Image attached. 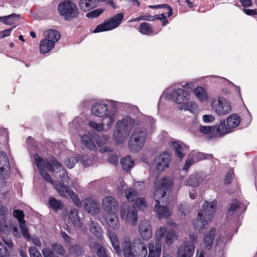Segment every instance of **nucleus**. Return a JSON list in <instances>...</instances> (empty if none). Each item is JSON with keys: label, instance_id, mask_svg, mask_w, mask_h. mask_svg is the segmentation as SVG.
Returning a JSON list of instances; mask_svg holds the SVG:
<instances>
[{"label": "nucleus", "instance_id": "nucleus-1", "mask_svg": "<svg viewBox=\"0 0 257 257\" xmlns=\"http://www.w3.org/2000/svg\"><path fill=\"white\" fill-rule=\"evenodd\" d=\"M173 184V181L172 180L164 178L162 179L160 185L157 186L154 191V198L157 203L155 205L154 210L160 218L169 216L170 211L166 206L160 205L159 199L162 198L165 196L167 192L170 190Z\"/></svg>", "mask_w": 257, "mask_h": 257}, {"label": "nucleus", "instance_id": "nucleus-2", "mask_svg": "<svg viewBox=\"0 0 257 257\" xmlns=\"http://www.w3.org/2000/svg\"><path fill=\"white\" fill-rule=\"evenodd\" d=\"M124 257H146L147 254L146 244L140 238H136L133 242L128 237L123 238L121 243Z\"/></svg>", "mask_w": 257, "mask_h": 257}, {"label": "nucleus", "instance_id": "nucleus-3", "mask_svg": "<svg viewBox=\"0 0 257 257\" xmlns=\"http://www.w3.org/2000/svg\"><path fill=\"white\" fill-rule=\"evenodd\" d=\"M217 201L214 200L212 202L205 201L203 205V209L198 213L197 220L193 222L194 228L201 232L206 225L210 221L215 211Z\"/></svg>", "mask_w": 257, "mask_h": 257}, {"label": "nucleus", "instance_id": "nucleus-4", "mask_svg": "<svg viewBox=\"0 0 257 257\" xmlns=\"http://www.w3.org/2000/svg\"><path fill=\"white\" fill-rule=\"evenodd\" d=\"M148 132L143 126L135 128L128 142V148L133 153H138L142 149L147 138Z\"/></svg>", "mask_w": 257, "mask_h": 257}, {"label": "nucleus", "instance_id": "nucleus-5", "mask_svg": "<svg viewBox=\"0 0 257 257\" xmlns=\"http://www.w3.org/2000/svg\"><path fill=\"white\" fill-rule=\"evenodd\" d=\"M57 9L60 15L67 21L77 19L80 14L76 4L71 0L62 1Z\"/></svg>", "mask_w": 257, "mask_h": 257}, {"label": "nucleus", "instance_id": "nucleus-6", "mask_svg": "<svg viewBox=\"0 0 257 257\" xmlns=\"http://www.w3.org/2000/svg\"><path fill=\"white\" fill-rule=\"evenodd\" d=\"M189 96L187 91L181 88H178L174 89L171 94H168L165 97H167L168 99L173 100L178 104H183V105L180 108V109L192 111V109L195 103L192 101L190 102L189 104L188 103Z\"/></svg>", "mask_w": 257, "mask_h": 257}, {"label": "nucleus", "instance_id": "nucleus-7", "mask_svg": "<svg viewBox=\"0 0 257 257\" xmlns=\"http://www.w3.org/2000/svg\"><path fill=\"white\" fill-rule=\"evenodd\" d=\"M124 15L122 13H118L110 18L108 21L98 25L93 30L94 33L112 30L117 27L123 18Z\"/></svg>", "mask_w": 257, "mask_h": 257}, {"label": "nucleus", "instance_id": "nucleus-8", "mask_svg": "<svg viewBox=\"0 0 257 257\" xmlns=\"http://www.w3.org/2000/svg\"><path fill=\"white\" fill-rule=\"evenodd\" d=\"M211 106L220 115L228 114L231 109L229 102L222 97H219L217 100H213L211 102Z\"/></svg>", "mask_w": 257, "mask_h": 257}, {"label": "nucleus", "instance_id": "nucleus-9", "mask_svg": "<svg viewBox=\"0 0 257 257\" xmlns=\"http://www.w3.org/2000/svg\"><path fill=\"white\" fill-rule=\"evenodd\" d=\"M119 214L121 219H125L128 221H132L133 226L136 225L138 221V213L137 209L134 207L128 206L126 208L121 207L119 210Z\"/></svg>", "mask_w": 257, "mask_h": 257}, {"label": "nucleus", "instance_id": "nucleus-10", "mask_svg": "<svg viewBox=\"0 0 257 257\" xmlns=\"http://www.w3.org/2000/svg\"><path fill=\"white\" fill-rule=\"evenodd\" d=\"M171 161V157L167 153H163L155 158L154 165L156 170L159 172H162L165 168L169 167Z\"/></svg>", "mask_w": 257, "mask_h": 257}, {"label": "nucleus", "instance_id": "nucleus-11", "mask_svg": "<svg viewBox=\"0 0 257 257\" xmlns=\"http://www.w3.org/2000/svg\"><path fill=\"white\" fill-rule=\"evenodd\" d=\"M139 231L144 240H148L152 236V227L148 220L144 219L141 221L139 226Z\"/></svg>", "mask_w": 257, "mask_h": 257}, {"label": "nucleus", "instance_id": "nucleus-12", "mask_svg": "<svg viewBox=\"0 0 257 257\" xmlns=\"http://www.w3.org/2000/svg\"><path fill=\"white\" fill-rule=\"evenodd\" d=\"M102 204L104 210L107 213H114L117 212L118 205L112 197H104L102 201Z\"/></svg>", "mask_w": 257, "mask_h": 257}, {"label": "nucleus", "instance_id": "nucleus-13", "mask_svg": "<svg viewBox=\"0 0 257 257\" xmlns=\"http://www.w3.org/2000/svg\"><path fill=\"white\" fill-rule=\"evenodd\" d=\"M83 207L86 211L92 215H96L99 211V204L91 198H87L84 200Z\"/></svg>", "mask_w": 257, "mask_h": 257}, {"label": "nucleus", "instance_id": "nucleus-14", "mask_svg": "<svg viewBox=\"0 0 257 257\" xmlns=\"http://www.w3.org/2000/svg\"><path fill=\"white\" fill-rule=\"evenodd\" d=\"M109 110H112V108H109L107 105L101 103H95L91 107L92 113L100 117L106 115Z\"/></svg>", "mask_w": 257, "mask_h": 257}, {"label": "nucleus", "instance_id": "nucleus-15", "mask_svg": "<svg viewBox=\"0 0 257 257\" xmlns=\"http://www.w3.org/2000/svg\"><path fill=\"white\" fill-rule=\"evenodd\" d=\"M121 103H117L114 104L112 107V110H109L106 115H104L102 117L101 125L107 126V127L111 126L115 121L114 115L117 110V105L121 104Z\"/></svg>", "mask_w": 257, "mask_h": 257}, {"label": "nucleus", "instance_id": "nucleus-16", "mask_svg": "<svg viewBox=\"0 0 257 257\" xmlns=\"http://www.w3.org/2000/svg\"><path fill=\"white\" fill-rule=\"evenodd\" d=\"M195 249L189 242H184L177 249L178 257H192Z\"/></svg>", "mask_w": 257, "mask_h": 257}, {"label": "nucleus", "instance_id": "nucleus-17", "mask_svg": "<svg viewBox=\"0 0 257 257\" xmlns=\"http://www.w3.org/2000/svg\"><path fill=\"white\" fill-rule=\"evenodd\" d=\"M215 232V228L212 227L203 237V242L204 244L205 248L207 250H210L212 247Z\"/></svg>", "mask_w": 257, "mask_h": 257}, {"label": "nucleus", "instance_id": "nucleus-18", "mask_svg": "<svg viewBox=\"0 0 257 257\" xmlns=\"http://www.w3.org/2000/svg\"><path fill=\"white\" fill-rule=\"evenodd\" d=\"M134 122V120L128 117L122 121H118L116 124L117 126H119L120 128L125 132V134L128 135L133 126Z\"/></svg>", "mask_w": 257, "mask_h": 257}, {"label": "nucleus", "instance_id": "nucleus-19", "mask_svg": "<svg viewBox=\"0 0 257 257\" xmlns=\"http://www.w3.org/2000/svg\"><path fill=\"white\" fill-rule=\"evenodd\" d=\"M203 182V178L199 174L190 175L185 182L187 186L197 187Z\"/></svg>", "mask_w": 257, "mask_h": 257}, {"label": "nucleus", "instance_id": "nucleus-20", "mask_svg": "<svg viewBox=\"0 0 257 257\" xmlns=\"http://www.w3.org/2000/svg\"><path fill=\"white\" fill-rule=\"evenodd\" d=\"M98 4L97 0H80L79 7L85 12L89 11L96 8Z\"/></svg>", "mask_w": 257, "mask_h": 257}, {"label": "nucleus", "instance_id": "nucleus-21", "mask_svg": "<svg viewBox=\"0 0 257 257\" xmlns=\"http://www.w3.org/2000/svg\"><path fill=\"white\" fill-rule=\"evenodd\" d=\"M89 227L90 232L98 239H101L103 236L102 230L99 223L96 221L91 220L89 224Z\"/></svg>", "mask_w": 257, "mask_h": 257}, {"label": "nucleus", "instance_id": "nucleus-22", "mask_svg": "<svg viewBox=\"0 0 257 257\" xmlns=\"http://www.w3.org/2000/svg\"><path fill=\"white\" fill-rule=\"evenodd\" d=\"M10 170V164L6 153L0 152V171L9 172Z\"/></svg>", "mask_w": 257, "mask_h": 257}, {"label": "nucleus", "instance_id": "nucleus-23", "mask_svg": "<svg viewBox=\"0 0 257 257\" xmlns=\"http://www.w3.org/2000/svg\"><path fill=\"white\" fill-rule=\"evenodd\" d=\"M92 247L98 257H110L108 250L101 243L94 242Z\"/></svg>", "mask_w": 257, "mask_h": 257}, {"label": "nucleus", "instance_id": "nucleus-24", "mask_svg": "<svg viewBox=\"0 0 257 257\" xmlns=\"http://www.w3.org/2000/svg\"><path fill=\"white\" fill-rule=\"evenodd\" d=\"M54 42L51 41L49 40L44 39L41 40L40 43V51L42 54H45L50 51L54 47Z\"/></svg>", "mask_w": 257, "mask_h": 257}, {"label": "nucleus", "instance_id": "nucleus-25", "mask_svg": "<svg viewBox=\"0 0 257 257\" xmlns=\"http://www.w3.org/2000/svg\"><path fill=\"white\" fill-rule=\"evenodd\" d=\"M215 134H218L220 136H223L231 132V129L225 124V120H221L219 125H213Z\"/></svg>", "mask_w": 257, "mask_h": 257}, {"label": "nucleus", "instance_id": "nucleus-26", "mask_svg": "<svg viewBox=\"0 0 257 257\" xmlns=\"http://www.w3.org/2000/svg\"><path fill=\"white\" fill-rule=\"evenodd\" d=\"M106 220L108 224L113 229H115L118 228L119 222L117 212L108 213V215L106 217Z\"/></svg>", "mask_w": 257, "mask_h": 257}, {"label": "nucleus", "instance_id": "nucleus-27", "mask_svg": "<svg viewBox=\"0 0 257 257\" xmlns=\"http://www.w3.org/2000/svg\"><path fill=\"white\" fill-rule=\"evenodd\" d=\"M61 38L60 33L55 30L50 29L45 33V39L54 42L55 44Z\"/></svg>", "mask_w": 257, "mask_h": 257}, {"label": "nucleus", "instance_id": "nucleus-28", "mask_svg": "<svg viewBox=\"0 0 257 257\" xmlns=\"http://www.w3.org/2000/svg\"><path fill=\"white\" fill-rule=\"evenodd\" d=\"M115 127L116 130L113 134L114 139L117 144H122L125 137L128 136V135L125 134V132L120 128L119 126H117L116 124Z\"/></svg>", "mask_w": 257, "mask_h": 257}, {"label": "nucleus", "instance_id": "nucleus-29", "mask_svg": "<svg viewBox=\"0 0 257 257\" xmlns=\"http://www.w3.org/2000/svg\"><path fill=\"white\" fill-rule=\"evenodd\" d=\"M48 203L51 208L55 212L61 210L63 208V204L61 201L57 200L54 197H50Z\"/></svg>", "mask_w": 257, "mask_h": 257}, {"label": "nucleus", "instance_id": "nucleus-30", "mask_svg": "<svg viewBox=\"0 0 257 257\" xmlns=\"http://www.w3.org/2000/svg\"><path fill=\"white\" fill-rule=\"evenodd\" d=\"M81 138L82 142L87 149L90 150H95L96 149L93 141L89 135H83Z\"/></svg>", "mask_w": 257, "mask_h": 257}, {"label": "nucleus", "instance_id": "nucleus-31", "mask_svg": "<svg viewBox=\"0 0 257 257\" xmlns=\"http://www.w3.org/2000/svg\"><path fill=\"white\" fill-rule=\"evenodd\" d=\"M109 238L111 241V245L113 247L116 253L119 254L121 253V249L119 246V243L116 235L114 233H109Z\"/></svg>", "mask_w": 257, "mask_h": 257}, {"label": "nucleus", "instance_id": "nucleus-32", "mask_svg": "<svg viewBox=\"0 0 257 257\" xmlns=\"http://www.w3.org/2000/svg\"><path fill=\"white\" fill-rule=\"evenodd\" d=\"M240 121V117L237 114H232L227 118V124L230 129L237 126Z\"/></svg>", "mask_w": 257, "mask_h": 257}, {"label": "nucleus", "instance_id": "nucleus-33", "mask_svg": "<svg viewBox=\"0 0 257 257\" xmlns=\"http://www.w3.org/2000/svg\"><path fill=\"white\" fill-rule=\"evenodd\" d=\"M110 137L109 136L106 134H104L103 133L99 132L94 135V139H95L96 143L99 146H103L106 144L109 140Z\"/></svg>", "mask_w": 257, "mask_h": 257}, {"label": "nucleus", "instance_id": "nucleus-34", "mask_svg": "<svg viewBox=\"0 0 257 257\" xmlns=\"http://www.w3.org/2000/svg\"><path fill=\"white\" fill-rule=\"evenodd\" d=\"M120 163L123 170L130 171L134 165V161L132 160L131 157L127 156L121 159Z\"/></svg>", "mask_w": 257, "mask_h": 257}, {"label": "nucleus", "instance_id": "nucleus-35", "mask_svg": "<svg viewBox=\"0 0 257 257\" xmlns=\"http://www.w3.org/2000/svg\"><path fill=\"white\" fill-rule=\"evenodd\" d=\"M68 251L71 255L79 256L83 253V248L78 244L70 245Z\"/></svg>", "mask_w": 257, "mask_h": 257}, {"label": "nucleus", "instance_id": "nucleus-36", "mask_svg": "<svg viewBox=\"0 0 257 257\" xmlns=\"http://www.w3.org/2000/svg\"><path fill=\"white\" fill-rule=\"evenodd\" d=\"M50 161L52 162L53 166L57 172L62 170V173L64 177H65L66 170L62 168V165L54 157L52 156L50 158Z\"/></svg>", "mask_w": 257, "mask_h": 257}, {"label": "nucleus", "instance_id": "nucleus-37", "mask_svg": "<svg viewBox=\"0 0 257 257\" xmlns=\"http://www.w3.org/2000/svg\"><path fill=\"white\" fill-rule=\"evenodd\" d=\"M171 147L175 151L176 156L182 159L184 156V154L182 153L183 149L182 146L176 142H172Z\"/></svg>", "mask_w": 257, "mask_h": 257}, {"label": "nucleus", "instance_id": "nucleus-38", "mask_svg": "<svg viewBox=\"0 0 257 257\" xmlns=\"http://www.w3.org/2000/svg\"><path fill=\"white\" fill-rule=\"evenodd\" d=\"M140 32L145 35H150L153 33L152 28L151 24L143 22L140 24Z\"/></svg>", "mask_w": 257, "mask_h": 257}, {"label": "nucleus", "instance_id": "nucleus-39", "mask_svg": "<svg viewBox=\"0 0 257 257\" xmlns=\"http://www.w3.org/2000/svg\"><path fill=\"white\" fill-rule=\"evenodd\" d=\"M193 92L196 96L201 100H203L207 98V96L205 90L202 87H197L194 89Z\"/></svg>", "mask_w": 257, "mask_h": 257}, {"label": "nucleus", "instance_id": "nucleus-40", "mask_svg": "<svg viewBox=\"0 0 257 257\" xmlns=\"http://www.w3.org/2000/svg\"><path fill=\"white\" fill-rule=\"evenodd\" d=\"M125 194L127 199L130 202L134 201L138 197V192L132 188L126 189Z\"/></svg>", "mask_w": 257, "mask_h": 257}, {"label": "nucleus", "instance_id": "nucleus-41", "mask_svg": "<svg viewBox=\"0 0 257 257\" xmlns=\"http://www.w3.org/2000/svg\"><path fill=\"white\" fill-rule=\"evenodd\" d=\"M214 129V126H204V125H200L199 127V131L200 133L211 136H213L215 135Z\"/></svg>", "mask_w": 257, "mask_h": 257}, {"label": "nucleus", "instance_id": "nucleus-42", "mask_svg": "<svg viewBox=\"0 0 257 257\" xmlns=\"http://www.w3.org/2000/svg\"><path fill=\"white\" fill-rule=\"evenodd\" d=\"M71 190L72 189L70 188L69 186L65 185L64 183L61 184L60 186L57 188L58 192L59 193L61 196L64 197H67Z\"/></svg>", "mask_w": 257, "mask_h": 257}, {"label": "nucleus", "instance_id": "nucleus-43", "mask_svg": "<svg viewBox=\"0 0 257 257\" xmlns=\"http://www.w3.org/2000/svg\"><path fill=\"white\" fill-rule=\"evenodd\" d=\"M135 202L132 207H134L135 209L137 208L139 209L143 210L146 206L145 200L143 197H138L135 200Z\"/></svg>", "mask_w": 257, "mask_h": 257}, {"label": "nucleus", "instance_id": "nucleus-44", "mask_svg": "<svg viewBox=\"0 0 257 257\" xmlns=\"http://www.w3.org/2000/svg\"><path fill=\"white\" fill-rule=\"evenodd\" d=\"M52 249L55 251L58 254L63 256L65 253V250L63 246L59 243H54L52 244Z\"/></svg>", "mask_w": 257, "mask_h": 257}, {"label": "nucleus", "instance_id": "nucleus-45", "mask_svg": "<svg viewBox=\"0 0 257 257\" xmlns=\"http://www.w3.org/2000/svg\"><path fill=\"white\" fill-rule=\"evenodd\" d=\"M79 210L77 209H72L69 214V218L72 222L74 224L76 223L79 221V217L78 216Z\"/></svg>", "mask_w": 257, "mask_h": 257}, {"label": "nucleus", "instance_id": "nucleus-46", "mask_svg": "<svg viewBox=\"0 0 257 257\" xmlns=\"http://www.w3.org/2000/svg\"><path fill=\"white\" fill-rule=\"evenodd\" d=\"M35 161L36 163V165L40 171L41 170H43V167H44L45 162L43 160V159L39 156L38 154H35L34 155Z\"/></svg>", "mask_w": 257, "mask_h": 257}, {"label": "nucleus", "instance_id": "nucleus-47", "mask_svg": "<svg viewBox=\"0 0 257 257\" xmlns=\"http://www.w3.org/2000/svg\"><path fill=\"white\" fill-rule=\"evenodd\" d=\"M14 216L17 218L19 222V224L22 223H26V221L24 220V213L22 210H15L13 212Z\"/></svg>", "mask_w": 257, "mask_h": 257}, {"label": "nucleus", "instance_id": "nucleus-48", "mask_svg": "<svg viewBox=\"0 0 257 257\" xmlns=\"http://www.w3.org/2000/svg\"><path fill=\"white\" fill-rule=\"evenodd\" d=\"M77 163H78V160L76 159V156L70 157L64 162L65 165L69 169L73 168Z\"/></svg>", "mask_w": 257, "mask_h": 257}, {"label": "nucleus", "instance_id": "nucleus-49", "mask_svg": "<svg viewBox=\"0 0 257 257\" xmlns=\"http://www.w3.org/2000/svg\"><path fill=\"white\" fill-rule=\"evenodd\" d=\"M104 10L103 9H97L94 10L88 13L86 16L88 18H94L98 17L100 14H101Z\"/></svg>", "mask_w": 257, "mask_h": 257}, {"label": "nucleus", "instance_id": "nucleus-50", "mask_svg": "<svg viewBox=\"0 0 257 257\" xmlns=\"http://www.w3.org/2000/svg\"><path fill=\"white\" fill-rule=\"evenodd\" d=\"M0 232L7 234L8 232V223L6 217H2L0 220Z\"/></svg>", "mask_w": 257, "mask_h": 257}, {"label": "nucleus", "instance_id": "nucleus-51", "mask_svg": "<svg viewBox=\"0 0 257 257\" xmlns=\"http://www.w3.org/2000/svg\"><path fill=\"white\" fill-rule=\"evenodd\" d=\"M175 234L173 231L168 232L165 236V242L167 245H171L173 243Z\"/></svg>", "mask_w": 257, "mask_h": 257}, {"label": "nucleus", "instance_id": "nucleus-52", "mask_svg": "<svg viewBox=\"0 0 257 257\" xmlns=\"http://www.w3.org/2000/svg\"><path fill=\"white\" fill-rule=\"evenodd\" d=\"M29 251L31 257H42L41 253L36 246L30 247Z\"/></svg>", "mask_w": 257, "mask_h": 257}, {"label": "nucleus", "instance_id": "nucleus-53", "mask_svg": "<svg viewBox=\"0 0 257 257\" xmlns=\"http://www.w3.org/2000/svg\"><path fill=\"white\" fill-rule=\"evenodd\" d=\"M0 257H10V253L5 245L0 241Z\"/></svg>", "mask_w": 257, "mask_h": 257}, {"label": "nucleus", "instance_id": "nucleus-54", "mask_svg": "<svg viewBox=\"0 0 257 257\" xmlns=\"http://www.w3.org/2000/svg\"><path fill=\"white\" fill-rule=\"evenodd\" d=\"M196 158L198 160H203L205 159H212L213 158V155L211 154H205L204 153H198L196 155Z\"/></svg>", "mask_w": 257, "mask_h": 257}, {"label": "nucleus", "instance_id": "nucleus-55", "mask_svg": "<svg viewBox=\"0 0 257 257\" xmlns=\"http://www.w3.org/2000/svg\"><path fill=\"white\" fill-rule=\"evenodd\" d=\"M26 223H22L20 224V228L22 232L23 235L24 237L30 239V235L29 233L28 228L26 227Z\"/></svg>", "mask_w": 257, "mask_h": 257}, {"label": "nucleus", "instance_id": "nucleus-56", "mask_svg": "<svg viewBox=\"0 0 257 257\" xmlns=\"http://www.w3.org/2000/svg\"><path fill=\"white\" fill-rule=\"evenodd\" d=\"M40 173L42 177L43 178V179L45 180L47 182L53 183V180L51 178V177L44 169L43 170H41L40 171Z\"/></svg>", "mask_w": 257, "mask_h": 257}, {"label": "nucleus", "instance_id": "nucleus-57", "mask_svg": "<svg viewBox=\"0 0 257 257\" xmlns=\"http://www.w3.org/2000/svg\"><path fill=\"white\" fill-rule=\"evenodd\" d=\"M156 253L157 251L154 249V244H150L149 245V254L148 257H160L161 254L158 255Z\"/></svg>", "mask_w": 257, "mask_h": 257}, {"label": "nucleus", "instance_id": "nucleus-58", "mask_svg": "<svg viewBox=\"0 0 257 257\" xmlns=\"http://www.w3.org/2000/svg\"><path fill=\"white\" fill-rule=\"evenodd\" d=\"M141 20L147 21H153V17L150 15H142L135 18L133 21L137 22Z\"/></svg>", "mask_w": 257, "mask_h": 257}, {"label": "nucleus", "instance_id": "nucleus-59", "mask_svg": "<svg viewBox=\"0 0 257 257\" xmlns=\"http://www.w3.org/2000/svg\"><path fill=\"white\" fill-rule=\"evenodd\" d=\"M44 257H56L53 250L49 248H44L42 250Z\"/></svg>", "mask_w": 257, "mask_h": 257}, {"label": "nucleus", "instance_id": "nucleus-60", "mask_svg": "<svg viewBox=\"0 0 257 257\" xmlns=\"http://www.w3.org/2000/svg\"><path fill=\"white\" fill-rule=\"evenodd\" d=\"M167 229L165 227H161L157 231H156V236L157 238L158 239H160L162 238L165 234H166Z\"/></svg>", "mask_w": 257, "mask_h": 257}, {"label": "nucleus", "instance_id": "nucleus-61", "mask_svg": "<svg viewBox=\"0 0 257 257\" xmlns=\"http://www.w3.org/2000/svg\"><path fill=\"white\" fill-rule=\"evenodd\" d=\"M16 27V26L12 27L11 28L3 30L1 32H0V37L1 38H4L5 37H6L7 36H9L10 35V33L12 32V31Z\"/></svg>", "mask_w": 257, "mask_h": 257}, {"label": "nucleus", "instance_id": "nucleus-62", "mask_svg": "<svg viewBox=\"0 0 257 257\" xmlns=\"http://www.w3.org/2000/svg\"><path fill=\"white\" fill-rule=\"evenodd\" d=\"M89 124L91 127L97 130L99 132H101V131L103 129V127L101 124H98L94 121H91L89 122Z\"/></svg>", "mask_w": 257, "mask_h": 257}, {"label": "nucleus", "instance_id": "nucleus-63", "mask_svg": "<svg viewBox=\"0 0 257 257\" xmlns=\"http://www.w3.org/2000/svg\"><path fill=\"white\" fill-rule=\"evenodd\" d=\"M240 207V203L238 201H235L231 203L228 209V212H234L237 208Z\"/></svg>", "mask_w": 257, "mask_h": 257}, {"label": "nucleus", "instance_id": "nucleus-64", "mask_svg": "<svg viewBox=\"0 0 257 257\" xmlns=\"http://www.w3.org/2000/svg\"><path fill=\"white\" fill-rule=\"evenodd\" d=\"M154 249L157 251L156 254L158 255L161 253L162 244L160 242V239L156 238L155 246H154Z\"/></svg>", "mask_w": 257, "mask_h": 257}]
</instances>
